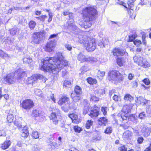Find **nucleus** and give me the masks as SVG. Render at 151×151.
<instances>
[{
    "label": "nucleus",
    "mask_w": 151,
    "mask_h": 151,
    "mask_svg": "<svg viewBox=\"0 0 151 151\" xmlns=\"http://www.w3.org/2000/svg\"><path fill=\"white\" fill-rule=\"evenodd\" d=\"M68 64V62L64 59L62 54L59 52L57 53L54 57L47 58L44 59L41 69L45 71L56 74Z\"/></svg>",
    "instance_id": "obj_1"
},
{
    "label": "nucleus",
    "mask_w": 151,
    "mask_h": 151,
    "mask_svg": "<svg viewBox=\"0 0 151 151\" xmlns=\"http://www.w3.org/2000/svg\"><path fill=\"white\" fill-rule=\"evenodd\" d=\"M83 13L85 22L83 25L82 24V26L86 29L91 27V22L95 18L97 12L95 8L90 6L85 8Z\"/></svg>",
    "instance_id": "obj_2"
},
{
    "label": "nucleus",
    "mask_w": 151,
    "mask_h": 151,
    "mask_svg": "<svg viewBox=\"0 0 151 151\" xmlns=\"http://www.w3.org/2000/svg\"><path fill=\"white\" fill-rule=\"evenodd\" d=\"M76 41L81 43H83L86 50L88 52H92L94 50L96 47V44L94 39L86 35L83 36L79 34Z\"/></svg>",
    "instance_id": "obj_3"
},
{
    "label": "nucleus",
    "mask_w": 151,
    "mask_h": 151,
    "mask_svg": "<svg viewBox=\"0 0 151 151\" xmlns=\"http://www.w3.org/2000/svg\"><path fill=\"white\" fill-rule=\"evenodd\" d=\"M25 75L24 72L18 70L15 73H11L8 74L4 78V80L6 83L11 84L15 83L17 80H22Z\"/></svg>",
    "instance_id": "obj_4"
},
{
    "label": "nucleus",
    "mask_w": 151,
    "mask_h": 151,
    "mask_svg": "<svg viewBox=\"0 0 151 151\" xmlns=\"http://www.w3.org/2000/svg\"><path fill=\"white\" fill-rule=\"evenodd\" d=\"M107 78L109 80L111 81L112 82L114 81V83L120 82L123 80L122 75L116 70L110 71Z\"/></svg>",
    "instance_id": "obj_5"
},
{
    "label": "nucleus",
    "mask_w": 151,
    "mask_h": 151,
    "mask_svg": "<svg viewBox=\"0 0 151 151\" xmlns=\"http://www.w3.org/2000/svg\"><path fill=\"white\" fill-rule=\"evenodd\" d=\"M69 100L68 97L64 96L60 99L58 102V105L61 106L64 111H67L72 107L71 104H69Z\"/></svg>",
    "instance_id": "obj_6"
},
{
    "label": "nucleus",
    "mask_w": 151,
    "mask_h": 151,
    "mask_svg": "<svg viewBox=\"0 0 151 151\" xmlns=\"http://www.w3.org/2000/svg\"><path fill=\"white\" fill-rule=\"evenodd\" d=\"M130 107L128 105H124L123 107L122 111L119 113L117 116L119 118V119L121 121H125L127 122V119H129L128 113L130 111Z\"/></svg>",
    "instance_id": "obj_7"
},
{
    "label": "nucleus",
    "mask_w": 151,
    "mask_h": 151,
    "mask_svg": "<svg viewBox=\"0 0 151 151\" xmlns=\"http://www.w3.org/2000/svg\"><path fill=\"white\" fill-rule=\"evenodd\" d=\"M38 79L42 80L44 83L46 81V78L43 75L40 74H35L28 78L26 81V83L28 84L36 83Z\"/></svg>",
    "instance_id": "obj_8"
},
{
    "label": "nucleus",
    "mask_w": 151,
    "mask_h": 151,
    "mask_svg": "<svg viewBox=\"0 0 151 151\" xmlns=\"http://www.w3.org/2000/svg\"><path fill=\"white\" fill-rule=\"evenodd\" d=\"M134 61L137 63L139 65L145 68L150 66V64L145 59L140 56H135L133 57Z\"/></svg>",
    "instance_id": "obj_9"
},
{
    "label": "nucleus",
    "mask_w": 151,
    "mask_h": 151,
    "mask_svg": "<svg viewBox=\"0 0 151 151\" xmlns=\"http://www.w3.org/2000/svg\"><path fill=\"white\" fill-rule=\"evenodd\" d=\"M134 61L137 63L139 65L145 68L150 66V64L145 59L140 56H135L133 57Z\"/></svg>",
    "instance_id": "obj_10"
},
{
    "label": "nucleus",
    "mask_w": 151,
    "mask_h": 151,
    "mask_svg": "<svg viewBox=\"0 0 151 151\" xmlns=\"http://www.w3.org/2000/svg\"><path fill=\"white\" fill-rule=\"evenodd\" d=\"M77 58L82 63L87 61L93 63L96 62L97 60V59L95 58L85 56L81 52L78 55Z\"/></svg>",
    "instance_id": "obj_11"
},
{
    "label": "nucleus",
    "mask_w": 151,
    "mask_h": 151,
    "mask_svg": "<svg viewBox=\"0 0 151 151\" xmlns=\"http://www.w3.org/2000/svg\"><path fill=\"white\" fill-rule=\"evenodd\" d=\"M135 1V0H129L128 3V7L127 8L129 9L128 10V13L130 17L132 19H135L136 17L135 13L133 10L134 3Z\"/></svg>",
    "instance_id": "obj_12"
},
{
    "label": "nucleus",
    "mask_w": 151,
    "mask_h": 151,
    "mask_svg": "<svg viewBox=\"0 0 151 151\" xmlns=\"http://www.w3.org/2000/svg\"><path fill=\"white\" fill-rule=\"evenodd\" d=\"M20 105L25 109H29L34 106V103L30 99H26L20 102Z\"/></svg>",
    "instance_id": "obj_13"
},
{
    "label": "nucleus",
    "mask_w": 151,
    "mask_h": 151,
    "mask_svg": "<svg viewBox=\"0 0 151 151\" xmlns=\"http://www.w3.org/2000/svg\"><path fill=\"white\" fill-rule=\"evenodd\" d=\"M56 44V42L55 40H49L45 46V51L49 52L52 51L55 47Z\"/></svg>",
    "instance_id": "obj_14"
},
{
    "label": "nucleus",
    "mask_w": 151,
    "mask_h": 151,
    "mask_svg": "<svg viewBox=\"0 0 151 151\" xmlns=\"http://www.w3.org/2000/svg\"><path fill=\"white\" fill-rule=\"evenodd\" d=\"M32 115L36 117H38V119L40 121H42L45 118L43 112L37 109H35L33 111Z\"/></svg>",
    "instance_id": "obj_15"
},
{
    "label": "nucleus",
    "mask_w": 151,
    "mask_h": 151,
    "mask_svg": "<svg viewBox=\"0 0 151 151\" xmlns=\"http://www.w3.org/2000/svg\"><path fill=\"white\" fill-rule=\"evenodd\" d=\"M42 35V33L37 32L34 33L32 37V42L36 44H38L40 40L41 36Z\"/></svg>",
    "instance_id": "obj_16"
},
{
    "label": "nucleus",
    "mask_w": 151,
    "mask_h": 151,
    "mask_svg": "<svg viewBox=\"0 0 151 151\" xmlns=\"http://www.w3.org/2000/svg\"><path fill=\"white\" fill-rule=\"evenodd\" d=\"M113 54L114 56H118L122 55L125 54V51L118 47H115L112 50Z\"/></svg>",
    "instance_id": "obj_17"
},
{
    "label": "nucleus",
    "mask_w": 151,
    "mask_h": 151,
    "mask_svg": "<svg viewBox=\"0 0 151 151\" xmlns=\"http://www.w3.org/2000/svg\"><path fill=\"white\" fill-rule=\"evenodd\" d=\"M99 109L98 107H94L88 113V114L91 117H97L99 114Z\"/></svg>",
    "instance_id": "obj_18"
},
{
    "label": "nucleus",
    "mask_w": 151,
    "mask_h": 151,
    "mask_svg": "<svg viewBox=\"0 0 151 151\" xmlns=\"http://www.w3.org/2000/svg\"><path fill=\"white\" fill-rule=\"evenodd\" d=\"M69 116L71 119L73 123L77 124L79 122V119L76 114H70Z\"/></svg>",
    "instance_id": "obj_19"
},
{
    "label": "nucleus",
    "mask_w": 151,
    "mask_h": 151,
    "mask_svg": "<svg viewBox=\"0 0 151 151\" xmlns=\"http://www.w3.org/2000/svg\"><path fill=\"white\" fill-rule=\"evenodd\" d=\"M150 132L151 130L149 128L144 127L142 129V134L145 137H147L149 135Z\"/></svg>",
    "instance_id": "obj_20"
},
{
    "label": "nucleus",
    "mask_w": 151,
    "mask_h": 151,
    "mask_svg": "<svg viewBox=\"0 0 151 151\" xmlns=\"http://www.w3.org/2000/svg\"><path fill=\"white\" fill-rule=\"evenodd\" d=\"M50 119L52 121L54 124H56L58 123V122L55 112L52 113L50 116Z\"/></svg>",
    "instance_id": "obj_21"
},
{
    "label": "nucleus",
    "mask_w": 151,
    "mask_h": 151,
    "mask_svg": "<svg viewBox=\"0 0 151 151\" xmlns=\"http://www.w3.org/2000/svg\"><path fill=\"white\" fill-rule=\"evenodd\" d=\"M11 144L10 141H6L1 145L0 147L3 150H5L8 148Z\"/></svg>",
    "instance_id": "obj_22"
},
{
    "label": "nucleus",
    "mask_w": 151,
    "mask_h": 151,
    "mask_svg": "<svg viewBox=\"0 0 151 151\" xmlns=\"http://www.w3.org/2000/svg\"><path fill=\"white\" fill-rule=\"evenodd\" d=\"M107 123V119L105 117L100 118L99 119V124L101 125L106 126Z\"/></svg>",
    "instance_id": "obj_23"
},
{
    "label": "nucleus",
    "mask_w": 151,
    "mask_h": 151,
    "mask_svg": "<svg viewBox=\"0 0 151 151\" xmlns=\"http://www.w3.org/2000/svg\"><path fill=\"white\" fill-rule=\"evenodd\" d=\"M71 17L69 18L70 19H69V20L68 22V26L69 27H71V29H74L72 28L73 27H74V29H76V27L75 26H74L73 24L74 20L73 19L72 16H71Z\"/></svg>",
    "instance_id": "obj_24"
},
{
    "label": "nucleus",
    "mask_w": 151,
    "mask_h": 151,
    "mask_svg": "<svg viewBox=\"0 0 151 151\" xmlns=\"http://www.w3.org/2000/svg\"><path fill=\"white\" fill-rule=\"evenodd\" d=\"M136 101L138 104L144 105L145 104L146 101L143 97L139 96L137 98Z\"/></svg>",
    "instance_id": "obj_25"
},
{
    "label": "nucleus",
    "mask_w": 151,
    "mask_h": 151,
    "mask_svg": "<svg viewBox=\"0 0 151 151\" xmlns=\"http://www.w3.org/2000/svg\"><path fill=\"white\" fill-rule=\"evenodd\" d=\"M125 62V59L122 58H118L117 60V63L120 66H123Z\"/></svg>",
    "instance_id": "obj_26"
},
{
    "label": "nucleus",
    "mask_w": 151,
    "mask_h": 151,
    "mask_svg": "<svg viewBox=\"0 0 151 151\" xmlns=\"http://www.w3.org/2000/svg\"><path fill=\"white\" fill-rule=\"evenodd\" d=\"M74 91L76 95H80L82 93L81 88L78 86H76L75 87Z\"/></svg>",
    "instance_id": "obj_27"
},
{
    "label": "nucleus",
    "mask_w": 151,
    "mask_h": 151,
    "mask_svg": "<svg viewBox=\"0 0 151 151\" xmlns=\"http://www.w3.org/2000/svg\"><path fill=\"white\" fill-rule=\"evenodd\" d=\"M124 99L127 101H129L131 102L133 99V98L129 94H126L124 98Z\"/></svg>",
    "instance_id": "obj_28"
},
{
    "label": "nucleus",
    "mask_w": 151,
    "mask_h": 151,
    "mask_svg": "<svg viewBox=\"0 0 151 151\" xmlns=\"http://www.w3.org/2000/svg\"><path fill=\"white\" fill-rule=\"evenodd\" d=\"M71 96L73 99V100L75 102H77L80 99L81 96L80 95H78V96H74V94L72 93L71 94Z\"/></svg>",
    "instance_id": "obj_29"
},
{
    "label": "nucleus",
    "mask_w": 151,
    "mask_h": 151,
    "mask_svg": "<svg viewBox=\"0 0 151 151\" xmlns=\"http://www.w3.org/2000/svg\"><path fill=\"white\" fill-rule=\"evenodd\" d=\"M63 86L65 88H70L71 86V84L70 81L68 80L65 81L63 83Z\"/></svg>",
    "instance_id": "obj_30"
},
{
    "label": "nucleus",
    "mask_w": 151,
    "mask_h": 151,
    "mask_svg": "<svg viewBox=\"0 0 151 151\" xmlns=\"http://www.w3.org/2000/svg\"><path fill=\"white\" fill-rule=\"evenodd\" d=\"M94 92L95 94H96L100 96L104 94V91L101 89L96 90Z\"/></svg>",
    "instance_id": "obj_31"
},
{
    "label": "nucleus",
    "mask_w": 151,
    "mask_h": 151,
    "mask_svg": "<svg viewBox=\"0 0 151 151\" xmlns=\"http://www.w3.org/2000/svg\"><path fill=\"white\" fill-rule=\"evenodd\" d=\"M105 72L104 71H101L99 70L98 72L97 77L101 80L103 78V77L104 76Z\"/></svg>",
    "instance_id": "obj_32"
},
{
    "label": "nucleus",
    "mask_w": 151,
    "mask_h": 151,
    "mask_svg": "<svg viewBox=\"0 0 151 151\" xmlns=\"http://www.w3.org/2000/svg\"><path fill=\"white\" fill-rule=\"evenodd\" d=\"M24 63H29L32 62V59L29 56L24 58L23 59Z\"/></svg>",
    "instance_id": "obj_33"
},
{
    "label": "nucleus",
    "mask_w": 151,
    "mask_h": 151,
    "mask_svg": "<svg viewBox=\"0 0 151 151\" xmlns=\"http://www.w3.org/2000/svg\"><path fill=\"white\" fill-rule=\"evenodd\" d=\"M87 81L89 83L91 84H96L97 82L96 80V79L91 78H88L87 79Z\"/></svg>",
    "instance_id": "obj_34"
},
{
    "label": "nucleus",
    "mask_w": 151,
    "mask_h": 151,
    "mask_svg": "<svg viewBox=\"0 0 151 151\" xmlns=\"http://www.w3.org/2000/svg\"><path fill=\"white\" fill-rule=\"evenodd\" d=\"M0 56L3 58L5 59L6 58H9V57L8 55L4 53L2 50H0Z\"/></svg>",
    "instance_id": "obj_35"
},
{
    "label": "nucleus",
    "mask_w": 151,
    "mask_h": 151,
    "mask_svg": "<svg viewBox=\"0 0 151 151\" xmlns=\"http://www.w3.org/2000/svg\"><path fill=\"white\" fill-rule=\"evenodd\" d=\"M35 94L38 96L42 97V92L40 90L38 89H35L34 90Z\"/></svg>",
    "instance_id": "obj_36"
},
{
    "label": "nucleus",
    "mask_w": 151,
    "mask_h": 151,
    "mask_svg": "<svg viewBox=\"0 0 151 151\" xmlns=\"http://www.w3.org/2000/svg\"><path fill=\"white\" fill-rule=\"evenodd\" d=\"M14 119V116L13 114H9L7 117V119L9 122H13Z\"/></svg>",
    "instance_id": "obj_37"
},
{
    "label": "nucleus",
    "mask_w": 151,
    "mask_h": 151,
    "mask_svg": "<svg viewBox=\"0 0 151 151\" xmlns=\"http://www.w3.org/2000/svg\"><path fill=\"white\" fill-rule=\"evenodd\" d=\"M99 98L94 95H91L90 100L94 101H97L99 100Z\"/></svg>",
    "instance_id": "obj_38"
},
{
    "label": "nucleus",
    "mask_w": 151,
    "mask_h": 151,
    "mask_svg": "<svg viewBox=\"0 0 151 151\" xmlns=\"http://www.w3.org/2000/svg\"><path fill=\"white\" fill-rule=\"evenodd\" d=\"M137 116L135 115H132L129 116V119L131 121L134 122H137Z\"/></svg>",
    "instance_id": "obj_39"
},
{
    "label": "nucleus",
    "mask_w": 151,
    "mask_h": 151,
    "mask_svg": "<svg viewBox=\"0 0 151 151\" xmlns=\"http://www.w3.org/2000/svg\"><path fill=\"white\" fill-rule=\"evenodd\" d=\"M18 29L17 27H14L10 30L11 34L12 35H14L17 32Z\"/></svg>",
    "instance_id": "obj_40"
},
{
    "label": "nucleus",
    "mask_w": 151,
    "mask_h": 151,
    "mask_svg": "<svg viewBox=\"0 0 151 151\" xmlns=\"http://www.w3.org/2000/svg\"><path fill=\"white\" fill-rule=\"evenodd\" d=\"M74 129L76 132L79 133L82 131V129L78 126H76L74 127Z\"/></svg>",
    "instance_id": "obj_41"
},
{
    "label": "nucleus",
    "mask_w": 151,
    "mask_h": 151,
    "mask_svg": "<svg viewBox=\"0 0 151 151\" xmlns=\"http://www.w3.org/2000/svg\"><path fill=\"white\" fill-rule=\"evenodd\" d=\"M36 25V23L33 21H30L29 23V26L30 28L31 29H33Z\"/></svg>",
    "instance_id": "obj_42"
},
{
    "label": "nucleus",
    "mask_w": 151,
    "mask_h": 151,
    "mask_svg": "<svg viewBox=\"0 0 151 151\" xmlns=\"http://www.w3.org/2000/svg\"><path fill=\"white\" fill-rule=\"evenodd\" d=\"M112 128L111 127H108L106 128L104 131V132L106 134H110L112 133Z\"/></svg>",
    "instance_id": "obj_43"
},
{
    "label": "nucleus",
    "mask_w": 151,
    "mask_h": 151,
    "mask_svg": "<svg viewBox=\"0 0 151 151\" xmlns=\"http://www.w3.org/2000/svg\"><path fill=\"white\" fill-rule=\"evenodd\" d=\"M93 124V122L91 120H89L87 121L86 124V127L87 129H89L91 126Z\"/></svg>",
    "instance_id": "obj_44"
},
{
    "label": "nucleus",
    "mask_w": 151,
    "mask_h": 151,
    "mask_svg": "<svg viewBox=\"0 0 151 151\" xmlns=\"http://www.w3.org/2000/svg\"><path fill=\"white\" fill-rule=\"evenodd\" d=\"M47 17L46 15H43L40 16L36 17V18L38 20H40L41 21L44 22L46 18H47Z\"/></svg>",
    "instance_id": "obj_45"
},
{
    "label": "nucleus",
    "mask_w": 151,
    "mask_h": 151,
    "mask_svg": "<svg viewBox=\"0 0 151 151\" xmlns=\"http://www.w3.org/2000/svg\"><path fill=\"white\" fill-rule=\"evenodd\" d=\"M128 119H127V120H128ZM121 121L122 122L124 121V122H123L124 123H125V124H122L121 125L122 126L124 129H127L128 127H129V125L127 124L128 122V120H127V122H126V121H122V120L121 119Z\"/></svg>",
    "instance_id": "obj_46"
},
{
    "label": "nucleus",
    "mask_w": 151,
    "mask_h": 151,
    "mask_svg": "<svg viewBox=\"0 0 151 151\" xmlns=\"http://www.w3.org/2000/svg\"><path fill=\"white\" fill-rule=\"evenodd\" d=\"M146 117V114L145 112H142L139 114V118L141 119H144Z\"/></svg>",
    "instance_id": "obj_47"
},
{
    "label": "nucleus",
    "mask_w": 151,
    "mask_h": 151,
    "mask_svg": "<svg viewBox=\"0 0 151 151\" xmlns=\"http://www.w3.org/2000/svg\"><path fill=\"white\" fill-rule=\"evenodd\" d=\"M14 124L17 126L18 127L21 128L22 127V125L20 122H19L17 120H16L14 122Z\"/></svg>",
    "instance_id": "obj_48"
},
{
    "label": "nucleus",
    "mask_w": 151,
    "mask_h": 151,
    "mask_svg": "<svg viewBox=\"0 0 151 151\" xmlns=\"http://www.w3.org/2000/svg\"><path fill=\"white\" fill-rule=\"evenodd\" d=\"M107 108L106 107H101V110L102 112L103 113V114L104 115H106L107 114Z\"/></svg>",
    "instance_id": "obj_49"
},
{
    "label": "nucleus",
    "mask_w": 151,
    "mask_h": 151,
    "mask_svg": "<svg viewBox=\"0 0 151 151\" xmlns=\"http://www.w3.org/2000/svg\"><path fill=\"white\" fill-rule=\"evenodd\" d=\"M32 136L34 138L37 139L39 137V134L38 132H33L32 134Z\"/></svg>",
    "instance_id": "obj_50"
},
{
    "label": "nucleus",
    "mask_w": 151,
    "mask_h": 151,
    "mask_svg": "<svg viewBox=\"0 0 151 151\" xmlns=\"http://www.w3.org/2000/svg\"><path fill=\"white\" fill-rule=\"evenodd\" d=\"M136 37V35H131L129 36V41L132 42L133 41Z\"/></svg>",
    "instance_id": "obj_51"
},
{
    "label": "nucleus",
    "mask_w": 151,
    "mask_h": 151,
    "mask_svg": "<svg viewBox=\"0 0 151 151\" xmlns=\"http://www.w3.org/2000/svg\"><path fill=\"white\" fill-rule=\"evenodd\" d=\"M118 149L120 151H127V148L125 146L123 145L119 147Z\"/></svg>",
    "instance_id": "obj_52"
},
{
    "label": "nucleus",
    "mask_w": 151,
    "mask_h": 151,
    "mask_svg": "<svg viewBox=\"0 0 151 151\" xmlns=\"http://www.w3.org/2000/svg\"><path fill=\"white\" fill-rule=\"evenodd\" d=\"M63 15L64 16L69 15V18L73 16L72 13H70L68 11H66L63 12Z\"/></svg>",
    "instance_id": "obj_53"
},
{
    "label": "nucleus",
    "mask_w": 151,
    "mask_h": 151,
    "mask_svg": "<svg viewBox=\"0 0 151 151\" xmlns=\"http://www.w3.org/2000/svg\"><path fill=\"white\" fill-rule=\"evenodd\" d=\"M134 44L137 46H139L140 44H141V42L140 40H136L134 42Z\"/></svg>",
    "instance_id": "obj_54"
},
{
    "label": "nucleus",
    "mask_w": 151,
    "mask_h": 151,
    "mask_svg": "<svg viewBox=\"0 0 151 151\" xmlns=\"http://www.w3.org/2000/svg\"><path fill=\"white\" fill-rule=\"evenodd\" d=\"M6 134L5 131L4 130H0V136H5Z\"/></svg>",
    "instance_id": "obj_55"
},
{
    "label": "nucleus",
    "mask_w": 151,
    "mask_h": 151,
    "mask_svg": "<svg viewBox=\"0 0 151 151\" xmlns=\"http://www.w3.org/2000/svg\"><path fill=\"white\" fill-rule=\"evenodd\" d=\"M143 140L144 139L142 137H138L137 140V142L139 144H142Z\"/></svg>",
    "instance_id": "obj_56"
},
{
    "label": "nucleus",
    "mask_w": 151,
    "mask_h": 151,
    "mask_svg": "<svg viewBox=\"0 0 151 151\" xmlns=\"http://www.w3.org/2000/svg\"><path fill=\"white\" fill-rule=\"evenodd\" d=\"M49 18L48 20V22H50L52 20V17H53V13H49L48 14Z\"/></svg>",
    "instance_id": "obj_57"
},
{
    "label": "nucleus",
    "mask_w": 151,
    "mask_h": 151,
    "mask_svg": "<svg viewBox=\"0 0 151 151\" xmlns=\"http://www.w3.org/2000/svg\"><path fill=\"white\" fill-rule=\"evenodd\" d=\"M134 133L135 134V135L137 136H138L140 135L139 130L136 129V128L134 129Z\"/></svg>",
    "instance_id": "obj_58"
},
{
    "label": "nucleus",
    "mask_w": 151,
    "mask_h": 151,
    "mask_svg": "<svg viewBox=\"0 0 151 151\" xmlns=\"http://www.w3.org/2000/svg\"><path fill=\"white\" fill-rule=\"evenodd\" d=\"M81 70L83 72H85L87 71L88 70V68L86 66H83L81 67Z\"/></svg>",
    "instance_id": "obj_59"
},
{
    "label": "nucleus",
    "mask_w": 151,
    "mask_h": 151,
    "mask_svg": "<svg viewBox=\"0 0 151 151\" xmlns=\"http://www.w3.org/2000/svg\"><path fill=\"white\" fill-rule=\"evenodd\" d=\"M119 96L117 95L114 94L113 97V99L115 101H118L119 100Z\"/></svg>",
    "instance_id": "obj_60"
},
{
    "label": "nucleus",
    "mask_w": 151,
    "mask_h": 151,
    "mask_svg": "<svg viewBox=\"0 0 151 151\" xmlns=\"http://www.w3.org/2000/svg\"><path fill=\"white\" fill-rule=\"evenodd\" d=\"M22 132L25 133V134L26 133V134H28V135L29 134L28 130L27 129L26 127H24V128L22 129Z\"/></svg>",
    "instance_id": "obj_61"
},
{
    "label": "nucleus",
    "mask_w": 151,
    "mask_h": 151,
    "mask_svg": "<svg viewBox=\"0 0 151 151\" xmlns=\"http://www.w3.org/2000/svg\"><path fill=\"white\" fill-rule=\"evenodd\" d=\"M118 3L120 5H122L125 7L126 8H127V7L126 6V4L124 2H123L122 1H119V2H118Z\"/></svg>",
    "instance_id": "obj_62"
},
{
    "label": "nucleus",
    "mask_w": 151,
    "mask_h": 151,
    "mask_svg": "<svg viewBox=\"0 0 151 151\" xmlns=\"http://www.w3.org/2000/svg\"><path fill=\"white\" fill-rule=\"evenodd\" d=\"M143 82L146 85H148L150 83L149 80L147 79H144L143 80Z\"/></svg>",
    "instance_id": "obj_63"
},
{
    "label": "nucleus",
    "mask_w": 151,
    "mask_h": 151,
    "mask_svg": "<svg viewBox=\"0 0 151 151\" xmlns=\"http://www.w3.org/2000/svg\"><path fill=\"white\" fill-rule=\"evenodd\" d=\"M134 77V75L133 74L130 73H129L128 76V78L129 80H131Z\"/></svg>",
    "instance_id": "obj_64"
}]
</instances>
